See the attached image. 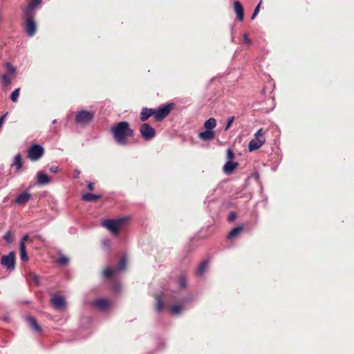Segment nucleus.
<instances>
[{"label":"nucleus","instance_id":"f257e3e1","mask_svg":"<svg viewBox=\"0 0 354 354\" xmlns=\"http://www.w3.org/2000/svg\"><path fill=\"white\" fill-rule=\"evenodd\" d=\"M111 132L115 141L121 145L127 144V138L133 136V130L130 127L129 122H120L112 126Z\"/></svg>","mask_w":354,"mask_h":354},{"label":"nucleus","instance_id":"f03ea898","mask_svg":"<svg viewBox=\"0 0 354 354\" xmlns=\"http://www.w3.org/2000/svg\"><path fill=\"white\" fill-rule=\"evenodd\" d=\"M129 220V217L124 216L117 219H106L102 221V225L108 229L111 232L117 234L122 226Z\"/></svg>","mask_w":354,"mask_h":354},{"label":"nucleus","instance_id":"7ed1b4c3","mask_svg":"<svg viewBox=\"0 0 354 354\" xmlns=\"http://www.w3.org/2000/svg\"><path fill=\"white\" fill-rule=\"evenodd\" d=\"M254 137L255 138L249 142L248 149L250 151L259 149L266 142L263 129H259L254 134Z\"/></svg>","mask_w":354,"mask_h":354},{"label":"nucleus","instance_id":"20e7f679","mask_svg":"<svg viewBox=\"0 0 354 354\" xmlns=\"http://www.w3.org/2000/svg\"><path fill=\"white\" fill-rule=\"evenodd\" d=\"M44 153V149L38 144L32 145L28 149L27 157L31 161L39 160Z\"/></svg>","mask_w":354,"mask_h":354},{"label":"nucleus","instance_id":"39448f33","mask_svg":"<svg viewBox=\"0 0 354 354\" xmlns=\"http://www.w3.org/2000/svg\"><path fill=\"white\" fill-rule=\"evenodd\" d=\"M174 106L173 104H168L163 106L158 107L157 109H154V118L156 121L163 120L171 112Z\"/></svg>","mask_w":354,"mask_h":354},{"label":"nucleus","instance_id":"423d86ee","mask_svg":"<svg viewBox=\"0 0 354 354\" xmlns=\"http://www.w3.org/2000/svg\"><path fill=\"white\" fill-rule=\"evenodd\" d=\"M94 113L92 111L82 110L76 114L75 122L78 124H85L93 120Z\"/></svg>","mask_w":354,"mask_h":354},{"label":"nucleus","instance_id":"0eeeda50","mask_svg":"<svg viewBox=\"0 0 354 354\" xmlns=\"http://www.w3.org/2000/svg\"><path fill=\"white\" fill-rule=\"evenodd\" d=\"M140 133L145 140H151L156 136V130L147 123L141 124Z\"/></svg>","mask_w":354,"mask_h":354},{"label":"nucleus","instance_id":"6e6552de","mask_svg":"<svg viewBox=\"0 0 354 354\" xmlns=\"http://www.w3.org/2000/svg\"><path fill=\"white\" fill-rule=\"evenodd\" d=\"M1 264L6 268L8 270H14L15 265V252H11L8 255H3L1 257Z\"/></svg>","mask_w":354,"mask_h":354},{"label":"nucleus","instance_id":"1a4fd4ad","mask_svg":"<svg viewBox=\"0 0 354 354\" xmlns=\"http://www.w3.org/2000/svg\"><path fill=\"white\" fill-rule=\"evenodd\" d=\"M26 17L24 28L29 37H32L36 32V23L32 15H25Z\"/></svg>","mask_w":354,"mask_h":354},{"label":"nucleus","instance_id":"9d476101","mask_svg":"<svg viewBox=\"0 0 354 354\" xmlns=\"http://www.w3.org/2000/svg\"><path fill=\"white\" fill-rule=\"evenodd\" d=\"M50 301L53 306L59 310H63L66 306L65 299L59 295H53L51 297Z\"/></svg>","mask_w":354,"mask_h":354},{"label":"nucleus","instance_id":"9b49d317","mask_svg":"<svg viewBox=\"0 0 354 354\" xmlns=\"http://www.w3.org/2000/svg\"><path fill=\"white\" fill-rule=\"evenodd\" d=\"M92 306L100 310H104L109 306V302L105 299H97L92 301Z\"/></svg>","mask_w":354,"mask_h":354},{"label":"nucleus","instance_id":"f8f14e48","mask_svg":"<svg viewBox=\"0 0 354 354\" xmlns=\"http://www.w3.org/2000/svg\"><path fill=\"white\" fill-rule=\"evenodd\" d=\"M11 167H15L16 172L19 173L23 169V161L21 153L16 154L12 160Z\"/></svg>","mask_w":354,"mask_h":354},{"label":"nucleus","instance_id":"ddd939ff","mask_svg":"<svg viewBox=\"0 0 354 354\" xmlns=\"http://www.w3.org/2000/svg\"><path fill=\"white\" fill-rule=\"evenodd\" d=\"M31 198V194L28 192H24L19 194L15 199V203L17 205L26 204Z\"/></svg>","mask_w":354,"mask_h":354},{"label":"nucleus","instance_id":"4468645a","mask_svg":"<svg viewBox=\"0 0 354 354\" xmlns=\"http://www.w3.org/2000/svg\"><path fill=\"white\" fill-rule=\"evenodd\" d=\"M234 12L236 14L237 19L242 21L244 19V10L243 6L239 1H236L234 2Z\"/></svg>","mask_w":354,"mask_h":354},{"label":"nucleus","instance_id":"2eb2a0df","mask_svg":"<svg viewBox=\"0 0 354 354\" xmlns=\"http://www.w3.org/2000/svg\"><path fill=\"white\" fill-rule=\"evenodd\" d=\"M198 138L203 141H210L215 138V132L214 131L205 130L198 133Z\"/></svg>","mask_w":354,"mask_h":354},{"label":"nucleus","instance_id":"dca6fc26","mask_svg":"<svg viewBox=\"0 0 354 354\" xmlns=\"http://www.w3.org/2000/svg\"><path fill=\"white\" fill-rule=\"evenodd\" d=\"M238 165L239 164L236 162L227 161L223 166V171L225 174L230 175L234 171Z\"/></svg>","mask_w":354,"mask_h":354},{"label":"nucleus","instance_id":"f3484780","mask_svg":"<svg viewBox=\"0 0 354 354\" xmlns=\"http://www.w3.org/2000/svg\"><path fill=\"white\" fill-rule=\"evenodd\" d=\"M41 0H30L27 7L24 9L25 15H32L34 9L41 3Z\"/></svg>","mask_w":354,"mask_h":354},{"label":"nucleus","instance_id":"a211bd4d","mask_svg":"<svg viewBox=\"0 0 354 354\" xmlns=\"http://www.w3.org/2000/svg\"><path fill=\"white\" fill-rule=\"evenodd\" d=\"M154 115V109L143 108L141 111L140 119L141 121H147L149 117Z\"/></svg>","mask_w":354,"mask_h":354},{"label":"nucleus","instance_id":"6ab92c4d","mask_svg":"<svg viewBox=\"0 0 354 354\" xmlns=\"http://www.w3.org/2000/svg\"><path fill=\"white\" fill-rule=\"evenodd\" d=\"M37 182L39 185H46L50 182L49 177L42 171L37 173Z\"/></svg>","mask_w":354,"mask_h":354},{"label":"nucleus","instance_id":"aec40b11","mask_svg":"<svg viewBox=\"0 0 354 354\" xmlns=\"http://www.w3.org/2000/svg\"><path fill=\"white\" fill-rule=\"evenodd\" d=\"M216 126V120L214 118H210L204 123L205 130L213 131Z\"/></svg>","mask_w":354,"mask_h":354},{"label":"nucleus","instance_id":"412c9836","mask_svg":"<svg viewBox=\"0 0 354 354\" xmlns=\"http://www.w3.org/2000/svg\"><path fill=\"white\" fill-rule=\"evenodd\" d=\"M101 195L93 194L91 193L85 194L82 196V198L84 201L93 202L101 198Z\"/></svg>","mask_w":354,"mask_h":354},{"label":"nucleus","instance_id":"4be33fe9","mask_svg":"<svg viewBox=\"0 0 354 354\" xmlns=\"http://www.w3.org/2000/svg\"><path fill=\"white\" fill-rule=\"evenodd\" d=\"M27 321L32 328L38 333L41 331L40 326L37 324V320L32 317H28Z\"/></svg>","mask_w":354,"mask_h":354},{"label":"nucleus","instance_id":"5701e85b","mask_svg":"<svg viewBox=\"0 0 354 354\" xmlns=\"http://www.w3.org/2000/svg\"><path fill=\"white\" fill-rule=\"evenodd\" d=\"M15 77L10 74H3L1 75L2 83L5 86H8L10 84L12 80Z\"/></svg>","mask_w":354,"mask_h":354},{"label":"nucleus","instance_id":"b1692460","mask_svg":"<svg viewBox=\"0 0 354 354\" xmlns=\"http://www.w3.org/2000/svg\"><path fill=\"white\" fill-rule=\"evenodd\" d=\"M242 230H243V227L241 226L234 228L232 230H231L229 232V234L227 235L228 239H232V238H234V237L238 236L241 233Z\"/></svg>","mask_w":354,"mask_h":354},{"label":"nucleus","instance_id":"393cba45","mask_svg":"<svg viewBox=\"0 0 354 354\" xmlns=\"http://www.w3.org/2000/svg\"><path fill=\"white\" fill-rule=\"evenodd\" d=\"M19 249H20V257L21 261H28V258L26 254V245H24L23 243L19 245Z\"/></svg>","mask_w":354,"mask_h":354},{"label":"nucleus","instance_id":"a878e982","mask_svg":"<svg viewBox=\"0 0 354 354\" xmlns=\"http://www.w3.org/2000/svg\"><path fill=\"white\" fill-rule=\"evenodd\" d=\"M208 261H203L198 266L197 270V274L198 275H202L205 272V270L207 268Z\"/></svg>","mask_w":354,"mask_h":354},{"label":"nucleus","instance_id":"bb28decb","mask_svg":"<svg viewBox=\"0 0 354 354\" xmlns=\"http://www.w3.org/2000/svg\"><path fill=\"white\" fill-rule=\"evenodd\" d=\"M5 66L7 69L6 74H10L12 76L15 75L16 68L15 66H13L10 63H6Z\"/></svg>","mask_w":354,"mask_h":354},{"label":"nucleus","instance_id":"cd10ccee","mask_svg":"<svg viewBox=\"0 0 354 354\" xmlns=\"http://www.w3.org/2000/svg\"><path fill=\"white\" fill-rule=\"evenodd\" d=\"M116 271H118L116 268H107L104 270V275L105 277L109 278L112 277Z\"/></svg>","mask_w":354,"mask_h":354},{"label":"nucleus","instance_id":"c85d7f7f","mask_svg":"<svg viewBox=\"0 0 354 354\" xmlns=\"http://www.w3.org/2000/svg\"><path fill=\"white\" fill-rule=\"evenodd\" d=\"M183 308L182 306L175 305L170 307V311L174 315H178L182 311Z\"/></svg>","mask_w":354,"mask_h":354},{"label":"nucleus","instance_id":"c756f323","mask_svg":"<svg viewBox=\"0 0 354 354\" xmlns=\"http://www.w3.org/2000/svg\"><path fill=\"white\" fill-rule=\"evenodd\" d=\"M3 239L5 241H6L8 243H11L13 241V236L12 234V232L10 231H8L4 236H3Z\"/></svg>","mask_w":354,"mask_h":354},{"label":"nucleus","instance_id":"7c9ffc66","mask_svg":"<svg viewBox=\"0 0 354 354\" xmlns=\"http://www.w3.org/2000/svg\"><path fill=\"white\" fill-rule=\"evenodd\" d=\"M127 264V259L125 257H122V259L120 261L119 266L116 268L118 271L123 270H124Z\"/></svg>","mask_w":354,"mask_h":354},{"label":"nucleus","instance_id":"2f4dec72","mask_svg":"<svg viewBox=\"0 0 354 354\" xmlns=\"http://www.w3.org/2000/svg\"><path fill=\"white\" fill-rule=\"evenodd\" d=\"M19 91L20 88H17L11 93L10 99L12 102H16L17 101L19 95Z\"/></svg>","mask_w":354,"mask_h":354},{"label":"nucleus","instance_id":"473e14b6","mask_svg":"<svg viewBox=\"0 0 354 354\" xmlns=\"http://www.w3.org/2000/svg\"><path fill=\"white\" fill-rule=\"evenodd\" d=\"M57 262L58 264L64 266L68 263V259L65 256H61L58 258Z\"/></svg>","mask_w":354,"mask_h":354},{"label":"nucleus","instance_id":"72a5a7b5","mask_svg":"<svg viewBox=\"0 0 354 354\" xmlns=\"http://www.w3.org/2000/svg\"><path fill=\"white\" fill-rule=\"evenodd\" d=\"M234 152L232 151V150L231 149H227V161H232V160L234 159Z\"/></svg>","mask_w":354,"mask_h":354},{"label":"nucleus","instance_id":"f704fd0d","mask_svg":"<svg viewBox=\"0 0 354 354\" xmlns=\"http://www.w3.org/2000/svg\"><path fill=\"white\" fill-rule=\"evenodd\" d=\"M261 2H262V1L261 0L260 2L258 3V5L256 6V8L254 10V12L251 17L252 19H254L256 17V16L258 15L259 10H260Z\"/></svg>","mask_w":354,"mask_h":354},{"label":"nucleus","instance_id":"c9c22d12","mask_svg":"<svg viewBox=\"0 0 354 354\" xmlns=\"http://www.w3.org/2000/svg\"><path fill=\"white\" fill-rule=\"evenodd\" d=\"M156 302H157V304H156V305H157V307H156L157 308V311L158 313H160L162 310V309L163 302H162V299L160 298H157Z\"/></svg>","mask_w":354,"mask_h":354},{"label":"nucleus","instance_id":"e433bc0d","mask_svg":"<svg viewBox=\"0 0 354 354\" xmlns=\"http://www.w3.org/2000/svg\"><path fill=\"white\" fill-rule=\"evenodd\" d=\"M179 286L180 288H184L186 287V278L182 276L179 279Z\"/></svg>","mask_w":354,"mask_h":354},{"label":"nucleus","instance_id":"4c0bfd02","mask_svg":"<svg viewBox=\"0 0 354 354\" xmlns=\"http://www.w3.org/2000/svg\"><path fill=\"white\" fill-rule=\"evenodd\" d=\"M234 117L232 116L228 118L227 125L225 127V130H227L232 125V122H234Z\"/></svg>","mask_w":354,"mask_h":354},{"label":"nucleus","instance_id":"58836bf2","mask_svg":"<svg viewBox=\"0 0 354 354\" xmlns=\"http://www.w3.org/2000/svg\"><path fill=\"white\" fill-rule=\"evenodd\" d=\"M32 279L33 281L35 283V284L38 285L39 283V277L37 276V274H32Z\"/></svg>","mask_w":354,"mask_h":354},{"label":"nucleus","instance_id":"ea45409f","mask_svg":"<svg viewBox=\"0 0 354 354\" xmlns=\"http://www.w3.org/2000/svg\"><path fill=\"white\" fill-rule=\"evenodd\" d=\"M236 218V214L234 212H230L228 216V220L230 221H233Z\"/></svg>","mask_w":354,"mask_h":354},{"label":"nucleus","instance_id":"a19ab883","mask_svg":"<svg viewBox=\"0 0 354 354\" xmlns=\"http://www.w3.org/2000/svg\"><path fill=\"white\" fill-rule=\"evenodd\" d=\"M243 41L245 43L248 44H251V40L248 37V35H245L243 36Z\"/></svg>","mask_w":354,"mask_h":354},{"label":"nucleus","instance_id":"79ce46f5","mask_svg":"<svg viewBox=\"0 0 354 354\" xmlns=\"http://www.w3.org/2000/svg\"><path fill=\"white\" fill-rule=\"evenodd\" d=\"M28 239V236L27 234L24 235L20 241V244L23 243V245H25V243H26V241H27Z\"/></svg>","mask_w":354,"mask_h":354},{"label":"nucleus","instance_id":"37998d69","mask_svg":"<svg viewBox=\"0 0 354 354\" xmlns=\"http://www.w3.org/2000/svg\"><path fill=\"white\" fill-rule=\"evenodd\" d=\"M88 189L90 190V191H93L94 189V183H88Z\"/></svg>","mask_w":354,"mask_h":354},{"label":"nucleus","instance_id":"c03bdc74","mask_svg":"<svg viewBox=\"0 0 354 354\" xmlns=\"http://www.w3.org/2000/svg\"><path fill=\"white\" fill-rule=\"evenodd\" d=\"M50 171L52 172V173H57V171H58V167H51L50 168Z\"/></svg>","mask_w":354,"mask_h":354},{"label":"nucleus","instance_id":"a18cd8bd","mask_svg":"<svg viewBox=\"0 0 354 354\" xmlns=\"http://www.w3.org/2000/svg\"><path fill=\"white\" fill-rule=\"evenodd\" d=\"M79 174H80V171H76V176H75L76 178L78 177Z\"/></svg>","mask_w":354,"mask_h":354},{"label":"nucleus","instance_id":"49530a36","mask_svg":"<svg viewBox=\"0 0 354 354\" xmlns=\"http://www.w3.org/2000/svg\"><path fill=\"white\" fill-rule=\"evenodd\" d=\"M56 123H57V120H54L53 121V124H56Z\"/></svg>","mask_w":354,"mask_h":354}]
</instances>
